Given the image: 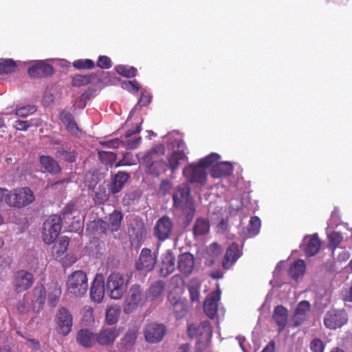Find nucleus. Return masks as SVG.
<instances>
[{
    "mask_svg": "<svg viewBox=\"0 0 352 352\" xmlns=\"http://www.w3.org/2000/svg\"><path fill=\"white\" fill-rule=\"evenodd\" d=\"M173 207L180 210L185 215L187 225L192 220L195 214V207L191 195V189L186 184H181L175 189L173 194Z\"/></svg>",
    "mask_w": 352,
    "mask_h": 352,
    "instance_id": "f257e3e1",
    "label": "nucleus"
},
{
    "mask_svg": "<svg viewBox=\"0 0 352 352\" xmlns=\"http://www.w3.org/2000/svg\"><path fill=\"white\" fill-rule=\"evenodd\" d=\"M219 159V155L212 153L201 159L197 164L191 163L183 169V175L190 184H204L207 178L206 168Z\"/></svg>",
    "mask_w": 352,
    "mask_h": 352,
    "instance_id": "f03ea898",
    "label": "nucleus"
},
{
    "mask_svg": "<svg viewBox=\"0 0 352 352\" xmlns=\"http://www.w3.org/2000/svg\"><path fill=\"white\" fill-rule=\"evenodd\" d=\"M164 148L162 146H157L148 151L143 157L147 172L153 176L158 177L166 170L167 164L163 160L158 159L159 153L163 155Z\"/></svg>",
    "mask_w": 352,
    "mask_h": 352,
    "instance_id": "7ed1b4c3",
    "label": "nucleus"
},
{
    "mask_svg": "<svg viewBox=\"0 0 352 352\" xmlns=\"http://www.w3.org/2000/svg\"><path fill=\"white\" fill-rule=\"evenodd\" d=\"M129 278L125 279L120 272H112L107 277L106 290L109 297L114 300H120L126 292Z\"/></svg>",
    "mask_w": 352,
    "mask_h": 352,
    "instance_id": "20e7f679",
    "label": "nucleus"
},
{
    "mask_svg": "<svg viewBox=\"0 0 352 352\" xmlns=\"http://www.w3.org/2000/svg\"><path fill=\"white\" fill-rule=\"evenodd\" d=\"M67 289L69 294L76 297L85 296L88 290L87 274L82 270L73 272L67 278Z\"/></svg>",
    "mask_w": 352,
    "mask_h": 352,
    "instance_id": "39448f33",
    "label": "nucleus"
},
{
    "mask_svg": "<svg viewBox=\"0 0 352 352\" xmlns=\"http://www.w3.org/2000/svg\"><path fill=\"white\" fill-rule=\"evenodd\" d=\"M35 199L28 187L14 189L6 194V202L11 207L21 208L31 204Z\"/></svg>",
    "mask_w": 352,
    "mask_h": 352,
    "instance_id": "423d86ee",
    "label": "nucleus"
},
{
    "mask_svg": "<svg viewBox=\"0 0 352 352\" xmlns=\"http://www.w3.org/2000/svg\"><path fill=\"white\" fill-rule=\"evenodd\" d=\"M146 298L147 296L144 288L140 285L135 283L131 285L127 292L124 305V313L129 314L133 312L138 307L144 304Z\"/></svg>",
    "mask_w": 352,
    "mask_h": 352,
    "instance_id": "0eeeda50",
    "label": "nucleus"
},
{
    "mask_svg": "<svg viewBox=\"0 0 352 352\" xmlns=\"http://www.w3.org/2000/svg\"><path fill=\"white\" fill-rule=\"evenodd\" d=\"M62 228L60 216L54 214L50 216L43 225L42 236L47 244L53 243L59 235Z\"/></svg>",
    "mask_w": 352,
    "mask_h": 352,
    "instance_id": "6e6552de",
    "label": "nucleus"
},
{
    "mask_svg": "<svg viewBox=\"0 0 352 352\" xmlns=\"http://www.w3.org/2000/svg\"><path fill=\"white\" fill-rule=\"evenodd\" d=\"M157 252H152L146 248H142L135 263V269L145 274L151 272L157 263Z\"/></svg>",
    "mask_w": 352,
    "mask_h": 352,
    "instance_id": "1a4fd4ad",
    "label": "nucleus"
},
{
    "mask_svg": "<svg viewBox=\"0 0 352 352\" xmlns=\"http://www.w3.org/2000/svg\"><path fill=\"white\" fill-rule=\"evenodd\" d=\"M34 275L25 270L16 271L13 276L12 285L17 293L25 292L33 285Z\"/></svg>",
    "mask_w": 352,
    "mask_h": 352,
    "instance_id": "9d476101",
    "label": "nucleus"
},
{
    "mask_svg": "<svg viewBox=\"0 0 352 352\" xmlns=\"http://www.w3.org/2000/svg\"><path fill=\"white\" fill-rule=\"evenodd\" d=\"M56 322L58 333L65 336L72 331L73 317L67 309L62 307L56 314Z\"/></svg>",
    "mask_w": 352,
    "mask_h": 352,
    "instance_id": "9b49d317",
    "label": "nucleus"
},
{
    "mask_svg": "<svg viewBox=\"0 0 352 352\" xmlns=\"http://www.w3.org/2000/svg\"><path fill=\"white\" fill-rule=\"evenodd\" d=\"M347 315L343 310L331 309L324 317V324L330 329L341 327L347 321Z\"/></svg>",
    "mask_w": 352,
    "mask_h": 352,
    "instance_id": "f8f14e48",
    "label": "nucleus"
},
{
    "mask_svg": "<svg viewBox=\"0 0 352 352\" xmlns=\"http://www.w3.org/2000/svg\"><path fill=\"white\" fill-rule=\"evenodd\" d=\"M173 228V223L171 219L166 215L162 216L154 226V236L158 240L164 241L170 237Z\"/></svg>",
    "mask_w": 352,
    "mask_h": 352,
    "instance_id": "ddd939ff",
    "label": "nucleus"
},
{
    "mask_svg": "<svg viewBox=\"0 0 352 352\" xmlns=\"http://www.w3.org/2000/svg\"><path fill=\"white\" fill-rule=\"evenodd\" d=\"M28 72L33 78H41L53 75L54 69L45 60H36L29 67Z\"/></svg>",
    "mask_w": 352,
    "mask_h": 352,
    "instance_id": "4468645a",
    "label": "nucleus"
},
{
    "mask_svg": "<svg viewBox=\"0 0 352 352\" xmlns=\"http://www.w3.org/2000/svg\"><path fill=\"white\" fill-rule=\"evenodd\" d=\"M166 333V327L157 323L148 324L144 329V336L146 342L157 343L160 342Z\"/></svg>",
    "mask_w": 352,
    "mask_h": 352,
    "instance_id": "2eb2a0df",
    "label": "nucleus"
},
{
    "mask_svg": "<svg viewBox=\"0 0 352 352\" xmlns=\"http://www.w3.org/2000/svg\"><path fill=\"white\" fill-rule=\"evenodd\" d=\"M188 334L191 338L209 340L212 337V327L209 321H203L199 325L194 324L188 327Z\"/></svg>",
    "mask_w": 352,
    "mask_h": 352,
    "instance_id": "dca6fc26",
    "label": "nucleus"
},
{
    "mask_svg": "<svg viewBox=\"0 0 352 352\" xmlns=\"http://www.w3.org/2000/svg\"><path fill=\"white\" fill-rule=\"evenodd\" d=\"M195 267L194 255L190 252H184L178 256L177 268L186 277L189 276Z\"/></svg>",
    "mask_w": 352,
    "mask_h": 352,
    "instance_id": "f3484780",
    "label": "nucleus"
},
{
    "mask_svg": "<svg viewBox=\"0 0 352 352\" xmlns=\"http://www.w3.org/2000/svg\"><path fill=\"white\" fill-rule=\"evenodd\" d=\"M104 296V279L102 274H96L90 289V297L92 301L100 303Z\"/></svg>",
    "mask_w": 352,
    "mask_h": 352,
    "instance_id": "a211bd4d",
    "label": "nucleus"
},
{
    "mask_svg": "<svg viewBox=\"0 0 352 352\" xmlns=\"http://www.w3.org/2000/svg\"><path fill=\"white\" fill-rule=\"evenodd\" d=\"M242 250L236 243H232L227 248L222 261V267L225 270H229L241 256Z\"/></svg>",
    "mask_w": 352,
    "mask_h": 352,
    "instance_id": "6ab92c4d",
    "label": "nucleus"
},
{
    "mask_svg": "<svg viewBox=\"0 0 352 352\" xmlns=\"http://www.w3.org/2000/svg\"><path fill=\"white\" fill-rule=\"evenodd\" d=\"M320 245L318 234H314L305 236L300 247L307 256H312L318 253L320 248Z\"/></svg>",
    "mask_w": 352,
    "mask_h": 352,
    "instance_id": "aec40b11",
    "label": "nucleus"
},
{
    "mask_svg": "<svg viewBox=\"0 0 352 352\" xmlns=\"http://www.w3.org/2000/svg\"><path fill=\"white\" fill-rule=\"evenodd\" d=\"M220 300V290L210 293L204 302V309L206 314L210 318H213L217 313L218 302Z\"/></svg>",
    "mask_w": 352,
    "mask_h": 352,
    "instance_id": "412c9836",
    "label": "nucleus"
},
{
    "mask_svg": "<svg viewBox=\"0 0 352 352\" xmlns=\"http://www.w3.org/2000/svg\"><path fill=\"white\" fill-rule=\"evenodd\" d=\"M175 269V256L171 250H166L162 256V265L160 270L161 276L166 277Z\"/></svg>",
    "mask_w": 352,
    "mask_h": 352,
    "instance_id": "4be33fe9",
    "label": "nucleus"
},
{
    "mask_svg": "<svg viewBox=\"0 0 352 352\" xmlns=\"http://www.w3.org/2000/svg\"><path fill=\"white\" fill-rule=\"evenodd\" d=\"M219 159L214 162L211 170V176L214 178H221L230 175L234 170L231 163L228 162H219Z\"/></svg>",
    "mask_w": 352,
    "mask_h": 352,
    "instance_id": "5701e85b",
    "label": "nucleus"
},
{
    "mask_svg": "<svg viewBox=\"0 0 352 352\" xmlns=\"http://www.w3.org/2000/svg\"><path fill=\"white\" fill-rule=\"evenodd\" d=\"M129 178V175L127 173L119 171L111 178V182L108 185L109 192L113 195L119 192L122 189Z\"/></svg>",
    "mask_w": 352,
    "mask_h": 352,
    "instance_id": "b1692460",
    "label": "nucleus"
},
{
    "mask_svg": "<svg viewBox=\"0 0 352 352\" xmlns=\"http://www.w3.org/2000/svg\"><path fill=\"white\" fill-rule=\"evenodd\" d=\"M76 342L85 348H91L96 342V334L87 329L78 331L76 336Z\"/></svg>",
    "mask_w": 352,
    "mask_h": 352,
    "instance_id": "393cba45",
    "label": "nucleus"
},
{
    "mask_svg": "<svg viewBox=\"0 0 352 352\" xmlns=\"http://www.w3.org/2000/svg\"><path fill=\"white\" fill-rule=\"evenodd\" d=\"M305 270V262L302 259H298L290 264L288 274L292 280L298 283L302 279Z\"/></svg>",
    "mask_w": 352,
    "mask_h": 352,
    "instance_id": "a878e982",
    "label": "nucleus"
},
{
    "mask_svg": "<svg viewBox=\"0 0 352 352\" xmlns=\"http://www.w3.org/2000/svg\"><path fill=\"white\" fill-rule=\"evenodd\" d=\"M119 336L118 331L115 328L102 329L96 334V342L100 345H109L112 344Z\"/></svg>",
    "mask_w": 352,
    "mask_h": 352,
    "instance_id": "bb28decb",
    "label": "nucleus"
},
{
    "mask_svg": "<svg viewBox=\"0 0 352 352\" xmlns=\"http://www.w3.org/2000/svg\"><path fill=\"white\" fill-rule=\"evenodd\" d=\"M168 299L173 306L175 316L177 318H182L185 316L188 311L186 302L183 301L180 298L173 296L172 294L168 296Z\"/></svg>",
    "mask_w": 352,
    "mask_h": 352,
    "instance_id": "cd10ccee",
    "label": "nucleus"
},
{
    "mask_svg": "<svg viewBox=\"0 0 352 352\" xmlns=\"http://www.w3.org/2000/svg\"><path fill=\"white\" fill-rule=\"evenodd\" d=\"M310 312V304L307 300H302L297 305L292 318L294 326H298L306 318Z\"/></svg>",
    "mask_w": 352,
    "mask_h": 352,
    "instance_id": "c85d7f7f",
    "label": "nucleus"
},
{
    "mask_svg": "<svg viewBox=\"0 0 352 352\" xmlns=\"http://www.w3.org/2000/svg\"><path fill=\"white\" fill-rule=\"evenodd\" d=\"M139 329L136 326H133L129 328L121 340V351L130 349L134 345L138 335Z\"/></svg>",
    "mask_w": 352,
    "mask_h": 352,
    "instance_id": "c756f323",
    "label": "nucleus"
},
{
    "mask_svg": "<svg viewBox=\"0 0 352 352\" xmlns=\"http://www.w3.org/2000/svg\"><path fill=\"white\" fill-rule=\"evenodd\" d=\"M272 322L277 327L278 332H281L286 327V308L283 305L276 306L273 312Z\"/></svg>",
    "mask_w": 352,
    "mask_h": 352,
    "instance_id": "7c9ffc66",
    "label": "nucleus"
},
{
    "mask_svg": "<svg viewBox=\"0 0 352 352\" xmlns=\"http://www.w3.org/2000/svg\"><path fill=\"white\" fill-rule=\"evenodd\" d=\"M146 228L143 223H137L129 229V234L133 244L139 246L146 235Z\"/></svg>",
    "mask_w": 352,
    "mask_h": 352,
    "instance_id": "2f4dec72",
    "label": "nucleus"
},
{
    "mask_svg": "<svg viewBox=\"0 0 352 352\" xmlns=\"http://www.w3.org/2000/svg\"><path fill=\"white\" fill-rule=\"evenodd\" d=\"M40 163L42 168L52 175L58 174L61 172V168L58 163L52 157L42 155L40 157Z\"/></svg>",
    "mask_w": 352,
    "mask_h": 352,
    "instance_id": "473e14b6",
    "label": "nucleus"
},
{
    "mask_svg": "<svg viewBox=\"0 0 352 352\" xmlns=\"http://www.w3.org/2000/svg\"><path fill=\"white\" fill-rule=\"evenodd\" d=\"M122 219L123 215L122 212L119 210H113V212L109 215L108 221H107L109 230L111 232L119 230Z\"/></svg>",
    "mask_w": 352,
    "mask_h": 352,
    "instance_id": "72a5a7b5",
    "label": "nucleus"
},
{
    "mask_svg": "<svg viewBox=\"0 0 352 352\" xmlns=\"http://www.w3.org/2000/svg\"><path fill=\"white\" fill-rule=\"evenodd\" d=\"M210 230V223L207 219L198 218L192 228L193 235L198 237L207 234Z\"/></svg>",
    "mask_w": 352,
    "mask_h": 352,
    "instance_id": "f704fd0d",
    "label": "nucleus"
},
{
    "mask_svg": "<svg viewBox=\"0 0 352 352\" xmlns=\"http://www.w3.org/2000/svg\"><path fill=\"white\" fill-rule=\"evenodd\" d=\"M98 80V76L96 74L91 73L87 75H75L72 81V85L74 87H81L89 85Z\"/></svg>",
    "mask_w": 352,
    "mask_h": 352,
    "instance_id": "c9c22d12",
    "label": "nucleus"
},
{
    "mask_svg": "<svg viewBox=\"0 0 352 352\" xmlns=\"http://www.w3.org/2000/svg\"><path fill=\"white\" fill-rule=\"evenodd\" d=\"M187 158L183 151H177L173 152L168 157V167L173 172L179 166L181 161H184Z\"/></svg>",
    "mask_w": 352,
    "mask_h": 352,
    "instance_id": "e433bc0d",
    "label": "nucleus"
},
{
    "mask_svg": "<svg viewBox=\"0 0 352 352\" xmlns=\"http://www.w3.org/2000/svg\"><path fill=\"white\" fill-rule=\"evenodd\" d=\"M109 190H107L106 186L103 184L99 185L94 193V201L96 204H103L109 198Z\"/></svg>",
    "mask_w": 352,
    "mask_h": 352,
    "instance_id": "4c0bfd02",
    "label": "nucleus"
},
{
    "mask_svg": "<svg viewBox=\"0 0 352 352\" xmlns=\"http://www.w3.org/2000/svg\"><path fill=\"white\" fill-rule=\"evenodd\" d=\"M61 295V288L57 283L52 284L50 287V292L48 294V302L50 306L54 307L59 302V298Z\"/></svg>",
    "mask_w": 352,
    "mask_h": 352,
    "instance_id": "58836bf2",
    "label": "nucleus"
},
{
    "mask_svg": "<svg viewBox=\"0 0 352 352\" xmlns=\"http://www.w3.org/2000/svg\"><path fill=\"white\" fill-rule=\"evenodd\" d=\"M69 243V239L67 236L60 237L52 247L53 254L57 257L63 254L67 250Z\"/></svg>",
    "mask_w": 352,
    "mask_h": 352,
    "instance_id": "ea45409f",
    "label": "nucleus"
},
{
    "mask_svg": "<svg viewBox=\"0 0 352 352\" xmlns=\"http://www.w3.org/2000/svg\"><path fill=\"white\" fill-rule=\"evenodd\" d=\"M16 68V63L12 59H0V74H8L14 72Z\"/></svg>",
    "mask_w": 352,
    "mask_h": 352,
    "instance_id": "a19ab883",
    "label": "nucleus"
},
{
    "mask_svg": "<svg viewBox=\"0 0 352 352\" xmlns=\"http://www.w3.org/2000/svg\"><path fill=\"white\" fill-rule=\"evenodd\" d=\"M164 282L163 280H157L151 285L148 288V296L152 298L159 297L164 290Z\"/></svg>",
    "mask_w": 352,
    "mask_h": 352,
    "instance_id": "79ce46f5",
    "label": "nucleus"
},
{
    "mask_svg": "<svg viewBox=\"0 0 352 352\" xmlns=\"http://www.w3.org/2000/svg\"><path fill=\"white\" fill-rule=\"evenodd\" d=\"M116 72L126 78H133L137 75L138 70L133 66L119 65L115 67Z\"/></svg>",
    "mask_w": 352,
    "mask_h": 352,
    "instance_id": "37998d69",
    "label": "nucleus"
},
{
    "mask_svg": "<svg viewBox=\"0 0 352 352\" xmlns=\"http://www.w3.org/2000/svg\"><path fill=\"white\" fill-rule=\"evenodd\" d=\"M88 229H91L92 231L99 234L106 233L108 230H109L108 228L107 222L102 219H98L91 221L88 225Z\"/></svg>",
    "mask_w": 352,
    "mask_h": 352,
    "instance_id": "c03bdc74",
    "label": "nucleus"
},
{
    "mask_svg": "<svg viewBox=\"0 0 352 352\" xmlns=\"http://www.w3.org/2000/svg\"><path fill=\"white\" fill-rule=\"evenodd\" d=\"M261 225V221L258 217H252L248 226V234L251 236L257 235L260 231Z\"/></svg>",
    "mask_w": 352,
    "mask_h": 352,
    "instance_id": "a18cd8bd",
    "label": "nucleus"
},
{
    "mask_svg": "<svg viewBox=\"0 0 352 352\" xmlns=\"http://www.w3.org/2000/svg\"><path fill=\"white\" fill-rule=\"evenodd\" d=\"M56 157L69 163L75 162L76 158L74 152L65 150L62 147L57 148Z\"/></svg>",
    "mask_w": 352,
    "mask_h": 352,
    "instance_id": "49530a36",
    "label": "nucleus"
},
{
    "mask_svg": "<svg viewBox=\"0 0 352 352\" xmlns=\"http://www.w3.org/2000/svg\"><path fill=\"white\" fill-rule=\"evenodd\" d=\"M329 245L332 248V256H335L336 254L337 246L342 242L343 236L338 232H333L328 235Z\"/></svg>",
    "mask_w": 352,
    "mask_h": 352,
    "instance_id": "de8ad7c7",
    "label": "nucleus"
},
{
    "mask_svg": "<svg viewBox=\"0 0 352 352\" xmlns=\"http://www.w3.org/2000/svg\"><path fill=\"white\" fill-rule=\"evenodd\" d=\"M36 110L37 108L35 105L28 104L26 106L16 107L14 114L19 117L25 118L35 113Z\"/></svg>",
    "mask_w": 352,
    "mask_h": 352,
    "instance_id": "09e8293b",
    "label": "nucleus"
},
{
    "mask_svg": "<svg viewBox=\"0 0 352 352\" xmlns=\"http://www.w3.org/2000/svg\"><path fill=\"white\" fill-rule=\"evenodd\" d=\"M95 63L91 59H78L73 62V67L77 69H91Z\"/></svg>",
    "mask_w": 352,
    "mask_h": 352,
    "instance_id": "8fccbe9b",
    "label": "nucleus"
},
{
    "mask_svg": "<svg viewBox=\"0 0 352 352\" xmlns=\"http://www.w3.org/2000/svg\"><path fill=\"white\" fill-rule=\"evenodd\" d=\"M120 309L117 307H109L106 311V321L109 324H115L118 319Z\"/></svg>",
    "mask_w": 352,
    "mask_h": 352,
    "instance_id": "3c124183",
    "label": "nucleus"
},
{
    "mask_svg": "<svg viewBox=\"0 0 352 352\" xmlns=\"http://www.w3.org/2000/svg\"><path fill=\"white\" fill-rule=\"evenodd\" d=\"M200 287V284L197 283H191V284L188 287L190 300L193 302H199V300Z\"/></svg>",
    "mask_w": 352,
    "mask_h": 352,
    "instance_id": "603ef678",
    "label": "nucleus"
},
{
    "mask_svg": "<svg viewBox=\"0 0 352 352\" xmlns=\"http://www.w3.org/2000/svg\"><path fill=\"white\" fill-rule=\"evenodd\" d=\"M122 87L124 89L131 92H138L140 89V84L135 80L124 81L122 83Z\"/></svg>",
    "mask_w": 352,
    "mask_h": 352,
    "instance_id": "864d4df0",
    "label": "nucleus"
},
{
    "mask_svg": "<svg viewBox=\"0 0 352 352\" xmlns=\"http://www.w3.org/2000/svg\"><path fill=\"white\" fill-rule=\"evenodd\" d=\"M96 65L101 69H109L112 67V61L111 58L107 56H100Z\"/></svg>",
    "mask_w": 352,
    "mask_h": 352,
    "instance_id": "5fc2aeb1",
    "label": "nucleus"
},
{
    "mask_svg": "<svg viewBox=\"0 0 352 352\" xmlns=\"http://www.w3.org/2000/svg\"><path fill=\"white\" fill-rule=\"evenodd\" d=\"M34 295H38L36 296V302L39 305H43L45 300V289L44 287L42 285L40 287L34 288Z\"/></svg>",
    "mask_w": 352,
    "mask_h": 352,
    "instance_id": "6e6d98bb",
    "label": "nucleus"
},
{
    "mask_svg": "<svg viewBox=\"0 0 352 352\" xmlns=\"http://www.w3.org/2000/svg\"><path fill=\"white\" fill-rule=\"evenodd\" d=\"M312 352H324V344L320 339H314L310 343Z\"/></svg>",
    "mask_w": 352,
    "mask_h": 352,
    "instance_id": "4d7b16f0",
    "label": "nucleus"
},
{
    "mask_svg": "<svg viewBox=\"0 0 352 352\" xmlns=\"http://www.w3.org/2000/svg\"><path fill=\"white\" fill-rule=\"evenodd\" d=\"M336 251L335 256H333L334 258H336L339 261H346L349 258L350 254L346 250L336 248Z\"/></svg>",
    "mask_w": 352,
    "mask_h": 352,
    "instance_id": "13d9d810",
    "label": "nucleus"
},
{
    "mask_svg": "<svg viewBox=\"0 0 352 352\" xmlns=\"http://www.w3.org/2000/svg\"><path fill=\"white\" fill-rule=\"evenodd\" d=\"M16 309L20 314H25L28 312L29 304L28 302L25 300V298L18 302Z\"/></svg>",
    "mask_w": 352,
    "mask_h": 352,
    "instance_id": "bf43d9fd",
    "label": "nucleus"
},
{
    "mask_svg": "<svg viewBox=\"0 0 352 352\" xmlns=\"http://www.w3.org/2000/svg\"><path fill=\"white\" fill-rule=\"evenodd\" d=\"M30 126V124H29L28 121L27 120H17L14 122V124H13V127L16 129L18 131H25L28 129V128Z\"/></svg>",
    "mask_w": 352,
    "mask_h": 352,
    "instance_id": "052dcab7",
    "label": "nucleus"
},
{
    "mask_svg": "<svg viewBox=\"0 0 352 352\" xmlns=\"http://www.w3.org/2000/svg\"><path fill=\"white\" fill-rule=\"evenodd\" d=\"M65 126L67 128V130L70 133L71 135L75 136L78 135L80 130L74 120H72L69 124H67Z\"/></svg>",
    "mask_w": 352,
    "mask_h": 352,
    "instance_id": "680f3d73",
    "label": "nucleus"
},
{
    "mask_svg": "<svg viewBox=\"0 0 352 352\" xmlns=\"http://www.w3.org/2000/svg\"><path fill=\"white\" fill-rule=\"evenodd\" d=\"M60 119L65 125L69 124V122L74 120L72 114L70 112L65 110L63 111L60 113Z\"/></svg>",
    "mask_w": 352,
    "mask_h": 352,
    "instance_id": "e2e57ef3",
    "label": "nucleus"
},
{
    "mask_svg": "<svg viewBox=\"0 0 352 352\" xmlns=\"http://www.w3.org/2000/svg\"><path fill=\"white\" fill-rule=\"evenodd\" d=\"M151 101V96L148 93L143 92L142 93L140 98L138 100V104L140 106L146 107L150 104Z\"/></svg>",
    "mask_w": 352,
    "mask_h": 352,
    "instance_id": "0e129e2a",
    "label": "nucleus"
},
{
    "mask_svg": "<svg viewBox=\"0 0 352 352\" xmlns=\"http://www.w3.org/2000/svg\"><path fill=\"white\" fill-rule=\"evenodd\" d=\"M141 137L135 138L133 140H129L126 143V147L127 149H135L138 147L141 143Z\"/></svg>",
    "mask_w": 352,
    "mask_h": 352,
    "instance_id": "69168bd1",
    "label": "nucleus"
},
{
    "mask_svg": "<svg viewBox=\"0 0 352 352\" xmlns=\"http://www.w3.org/2000/svg\"><path fill=\"white\" fill-rule=\"evenodd\" d=\"M171 184L168 180H163L160 186V191L163 194L166 195V193L169 192V191L171 189Z\"/></svg>",
    "mask_w": 352,
    "mask_h": 352,
    "instance_id": "338daca9",
    "label": "nucleus"
},
{
    "mask_svg": "<svg viewBox=\"0 0 352 352\" xmlns=\"http://www.w3.org/2000/svg\"><path fill=\"white\" fill-rule=\"evenodd\" d=\"M344 300L352 302V281L350 285L346 287L343 292Z\"/></svg>",
    "mask_w": 352,
    "mask_h": 352,
    "instance_id": "774afa93",
    "label": "nucleus"
}]
</instances>
